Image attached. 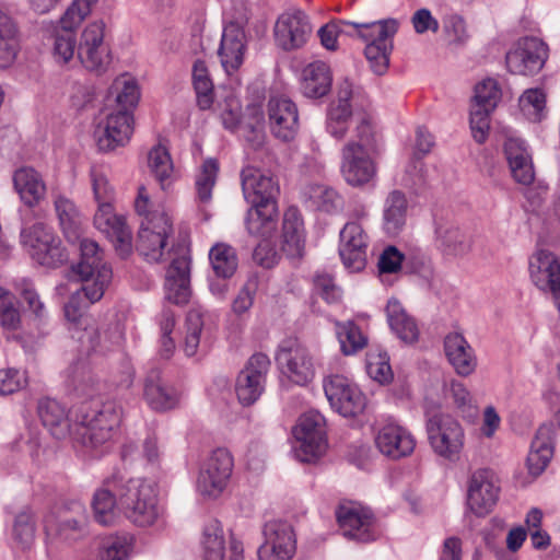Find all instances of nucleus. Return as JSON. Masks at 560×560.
Returning a JSON list of instances; mask_svg holds the SVG:
<instances>
[{
  "label": "nucleus",
  "instance_id": "f257e3e1",
  "mask_svg": "<svg viewBox=\"0 0 560 560\" xmlns=\"http://www.w3.org/2000/svg\"><path fill=\"white\" fill-rule=\"evenodd\" d=\"M398 23L394 19L371 23H350L334 21L323 25L317 34L320 44L327 50L338 48V39L343 35H358L366 43L364 54L374 73L384 74L389 66L393 50V37L397 33Z\"/></svg>",
  "mask_w": 560,
  "mask_h": 560
},
{
  "label": "nucleus",
  "instance_id": "f03ea898",
  "mask_svg": "<svg viewBox=\"0 0 560 560\" xmlns=\"http://www.w3.org/2000/svg\"><path fill=\"white\" fill-rule=\"evenodd\" d=\"M121 416L122 409L114 400L83 404L79 422L72 433L74 448L90 457H100L107 453L118 431Z\"/></svg>",
  "mask_w": 560,
  "mask_h": 560
},
{
  "label": "nucleus",
  "instance_id": "7ed1b4c3",
  "mask_svg": "<svg viewBox=\"0 0 560 560\" xmlns=\"http://www.w3.org/2000/svg\"><path fill=\"white\" fill-rule=\"evenodd\" d=\"M241 184L245 200L252 205L245 224L254 236L268 237L277 226V195L279 185L268 172L246 166L241 172Z\"/></svg>",
  "mask_w": 560,
  "mask_h": 560
},
{
  "label": "nucleus",
  "instance_id": "20e7f679",
  "mask_svg": "<svg viewBox=\"0 0 560 560\" xmlns=\"http://www.w3.org/2000/svg\"><path fill=\"white\" fill-rule=\"evenodd\" d=\"M380 151L373 122L365 115H359L355 135L341 150L340 170L345 180L353 187L373 180L377 174L375 158Z\"/></svg>",
  "mask_w": 560,
  "mask_h": 560
},
{
  "label": "nucleus",
  "instance_id": "39448f33",
  "mask_svg": "<svg viewBox=\"0 0 560 560\" xmlns=\"http://www.w3.org/2000/svg\"><path fill=\"white\" fill-rule=\"evenodd\" d=\"M92 186L98 208L94 215L95 228L113 243L116 253L125 258L132 252L131 230L122 215L114 212V188L107 177L93 170Z\"/></svg>",
  "mask_w": 560,
  "mask_h": 560
},
{
  "label": "nucleus",
  "instance_id": "423d86ee",
  "mask_svg": "<svg viewBox=\"0 0 560 560\" xmlns=\"http://www.w3.org/2000/svg\"><path fill=\"white\" fill-rule=\"evenodd\" d=\"M120 511L139 527L153 526L164 515L155 485L141 478H126L120 493Z\"/></svg>",
  "mask_w": 560,
  "mask_h": 560
},
{
  "label": "nucleus",
  "instance_id": "0eeeda50",
  "mask_svg": "<svg viewBox=\"0 0 560 560\" xmlns=\"http://www.w3.org/2000/svg\"><path fill=\"white\" fill-rule=\"evenodd\" d=\"M78 242L81 257L73 270L82 281L86 299L95 303L103 298L112 282V267L104 261L103 252L95 241L80 236Z\"/></svg>",
  "mask_w": 560,
  "mask_h": 560
},
{
  "label": "nucleus",
  "instance_id": "6e6552de",
  "mask_svg": "<svg viewBox=\"0 0 560 560\" xmlns=\"http://www.w3.org/2000/svg\"><path fill=\"white\" fill-rule=\"evenodd\" d=\"M366 100L350 81L340 83L337 100L331 102L326 118L327 132L336 138L342 139L351 124L358 126V116L365 115L372 121L365 108ZM357 127H354V130Z\"/></svg>",
  "mask_w": 560,
  "mask_h": 560
},
{
  "label": "nucleus",
  "instance_id": "1a4fd4ad",
  "mask_svg": "<svg viewBox=\"0 0 560 560\" xmlns=\"http://www.w3.org/2000/svg\"><path fill=\"white\" fill-rule=\"evenodd\" d=\"M20 238L23 248L42 266L57 268L68 261L69 255L61 240L51 226L43 222L24 226Z\"/></svg>",
  "mask_w": 560,
  "mask_h": 560
},
{
  "label": "nucleus",
  "instance_id": "9d476101",
  "mask_svg": "<svg viewBox=\"0 0 560 560\" xmlns=\"http://www.w3.org/2000/svg\"><path fill=\"white\" fill-rule=\"evenodd\" d=\"M427 432L434 453L450 462H457L465 444L462 424L448 413H433L427 420Z\"/></svg>",
  "mask_w": 560,
  "mask_h": 560
},
{
  "label": "nucleus",
  "instance_id": "9b49d317",
  "mask_svg": "<svg viewBox=\"0 0 560 560\" xmlns=\"http://www.w3.org/2000/svg\"><path fill=\"white\" fill-rule=\"evenodd\" d=\"M294 453L299 460L311 463L319 458L327 448L325 418L316 410L300 416L293 428Z\"/></svg>",
  "mask_w": 560,
  "mask_h": 560
},
{
  "label": "nucleus",
  "instance_id": "f8f14e48",
  "mask_svg": "<svg viewBox=\"0 0 560 560\" xmlns=\"http://www.w3.org/2000/svg\"><path fill=\"white\" fill-rule=\"evenodd\" d=\"M92 304L85 296L82 287L71 293L63 311L67 320L73 324L72 338L80 343L81 351L85 353L105 352L109 348L101 342V334L91 319L84 317L85 310Z\"/></svg>",
  "mask_w": 560,
  "mask_h": 560
},
{
  "label": "nucleus",
  "instance_id": "ddd939ff",
  "mask_svg": "<svg viewBox=\"0 0 560 560\" xmlns=\"http://www.w3.org/2000/svg\"><path fill=\"white\" fill-rule=\"evenodd\" d=\"M78 58L82 66L96 74L105 73L112 63L109 46L105 42V23H89L81 33Z\"/></svg>",
  "mask_w": 560,
  "mask_h": 560
},
{
  "label": "nucleus",
  "instance_id": "4468645a",
  "mask_svg": "<svg viewBox=\"0 0 560 560\" xmlns=\"http://www.w3.org/2000/svg\"><path fill=\"white\" fill-rule=\"evenodd\" d=\"M233 466V457L228 450H214L199 470L196 483L198 493L206 499H217L226 488Z\"/></svg>",
  "mask_w": 560,
  "mask_h": 560
},
{
  "label": "nucleus",
  "instance_id": "2eb2a0df",
  "mask_svg": "<svg viewBox=\"0 0 560 560\" xmlns=\"http://www.w3.org/2000/svg\"><path fill=\"white\" fill-rule=\"evenodd\" d=\"M324 392L334 410L343 417H357L366 406V398L351 380L331 375L324 380Z\"/></svg>",
  "mask_w": 560,
  "mask_h": 560
},
{
  "label": "nucleus",
  "instance_id": "dca6fc26",
  "mask_svg": "<svg viewBox=\"0 0 560 560\" xmlns=\"http://www.w3.org/2000/svg\"><path fill=\"white\" fill-rule=\"evenodd\" d=\"M276 361L281 372L296 385H306L314 378L313 358L296 339H285L280 343Z\"/></svg>",
  "mask_w": 560,
  "mask_h": 560
},
{
  "label": "nucleus",
  "instance_id": "f3484780",
  "mask_svg": "<svg viewBox=\"0 0 560 560\" xmlns=\"http://www.w3.org/2000/svg\"><path fill=\"white\" fill-rule=\"evenodd\" d=\"M131 135L132 114L127 110H105L94 131L101 151H113L126 145Z\"/></svg>",
  "mask_w": 560,
  "mask_h": 560
},
{
  "label": "nucleus",
  "instance_id": "a211bd4d",
  "mask_svg": "<svg viewBox=\"0 0 560 560\" xmlns=\"http://www.w3.org/2000/svg\"><path fill=\"white\" fill-rule=\"evenodd\" d=\"M262 535L264 542L258 549L259 560H290L294 556L296 538L292 525L288 522H267Z\"/></svg>",
  "mask_w": 560,
  "mask_h": 560
},
{
  "label": "nucleus",
  "instance_id": "6ab92c4d",
  "mask_svg": "<svg viewBox=\"0 0 560 560\" xmlns=\"http://www.w3.org/2000/svg\"><path fill=\"white\" fill-rule=\"evenodd\" d=\"M270 360L266 354L255 353L238 373L235 392L243 406H250L259 399L265 390Z\"/></svg>",
  "mask_w": 560,
  "mask_h": 560
},
{
  "label": "nucleus",
  "instance_id": "aec40b11",
  "mask_svg": "<svg viewBox=\"0 0 560 560\" xmlns=\"http://www.w3.org/2000/svg\"><path fill=\"white\" fill-rule=\"evenodd\" d=\"M548 57L546 44L537 37H524L506 54V67L515 74L532 75L544 67Z\"/></svg>",
  "mask_w": 560,
  "mask_h": 560
},
{
  "label": "nucleus",
  "instance_id": "412c9836",
  "mask_svg": "<svg viewBox=\"0 0 560 560\" xmlns=\"http://www.w3.org/2000/svg\"><path fill=\"white\" fill-rule=\"evenodd\" d=\"M172 233V223L166 214L154 220L141 221L137 249L149 262H160L165 256L167 238Z\"/></svg>",
  "mask_w": 560,
  "mask_h": 560
},
{
  "label": "nucleus",
  "instance_id": "4be33fe9",
  "mask_svg": "<svg viewBox=\"0 0 560 560\" xmlns=\"http://www.w3.org/2000/svg\"><path fill=\"white\" fill-rule=\"evenodd\" d=\"M337 521L345 537L360 542L375 540L378 530L372 512L357 504L340 505Z\"/></svg>",
  "mask_w": 560,
  "mask_h": 560
},
{
  "label": "nucleus",
  "instance_id": "5701e85b",
  "mask_svg": "<svg viewBox=\"0 0 560 560\" xmlns=\"http://www.w3.org/2000/svg\"><path fill=\"white\" fill-rule=\"evenodd\" d=\"M500 487L489 469L474 471L468 481L467 505L477 516L489 514L499 499Z\"/></svg>",
  "mask_w": 560,
  "mask_h": 560
},
{
  "label": "nucleus",
  "instance_id": "b1692460",
  "mask_svg": "<svg viewBox=\"0 0 560 560\" xmlns=\"http://www.w3.org/2000/svg\"><path fill=\"white\" fill-rule=\"evenodd\" d=\"M312 34V26L307 15L296 10L282 13L275 24V42L285 51L302 48Z\"/></svg>",
  "mask_w": 560,
  "mask_h": 560
},
{
  "label": "nucleus",
  "instance_id": "393cba45",
  "mask_svg": "<svg viewBox=\"0 0 560 560\" xmlns=\"http://www.w3.org/2000/svg\"><path fill=\"white\" fill-rule=\"evenodd\" d=\"M339 255L345 267L351 272L361 271L366 264L369 235L357 221L345 224L339 233Z\"/></svg>",
  "mask_w": 560,
  "mask_h": 560
},
{
  "label": "nucleus",
  "instance_id": "a878e982",
  "mask_svg": "<svg viewBox=\"0 0 560 560\" xmlns=\"http://www.w3.org/2000/svg\"><path fill=\"white\" fill-rule=\"evenodd\" d=\"M374 442L378 452L392 460L410 456L416 447V439L411 432L395 421L381 425Z\"/></svg>",
  "mask_w": 560,
  "mask_h": 560
},
{
  "label": "nucleus",
  "instance_id": "bb28decb",
  "mask_svg": "<svg viewBox=\"0 0 560 560\" xmlns=\"http://www.w3.org/2000/svg\"><path fill=\"white\" fill-rule=\"evenodd\" d=\"M268 117L272 135L282 140H292L299 130L296 105L287 96H272L268 101Z\"/></svg>",
  "mask_w": 560,
  "mask_h": 560
},
{
  "label": "nucleus",
  "instance_id": "cd10ccee",
  "mask_svg": "<svg viewBox=\"0 0 560 560\" xmlns=\"http://www.w3.org/2000/svg\"><path fill=\"white\" fill-rule=\"evenodd\" d=\"M530 278L541 291H549L560 311V264L546 250H539L529 261Z\"/></svg>",
  "mask_w": 560,
  "mask_h": 560
},
{
  "label": "nucleus",
  "instance_id": "c85d7f7f",
  "mask_svg": "<svg viewBox=\"0 0 560 560\" xmlns=\"http://www.w3.org/2000/svg\"><path fill=\"white\" fill-rule=\"evenodd\" d=\"M125 485L126 477L122 475H113L95 491L92 506L96 522L102 525H110L114 523L116 511H120V493Z\"/></svg>",
  "mask_w": 560,
  "mask_h": 560
},
{
  "label": "nucleus",
  "instance_id": "c756f323",
  "mask_svg": "<svg viewBox=\"0 0 560 560\" xmlns=\"http://www.w3.org/2000/svg\"><path fill=\"white\" fill-rule=\"evenodd\" d=\"M182 393L168 384L156 370L151 371L143 383V399L154 411H168L179 406Z\"/></svg>",
  "mask_w": 560,
  "mask_h": 560
},
{
  "label": "nucleus",
  "instance_id": "7c9ffc66",
  "mask_svg": "<svg viewBox=\"0 0 560 560\" xmlns=\"http://www.w3.org/2000/svg\"><path fill=\"white\" fill-rule=\"evenodd\" d=\"M247 42L245 32H240L232 26L223 27L218 57L228 75L236 73L244 63Z\"/></svg>",
  "mask_w": 560,
  "mask_h": 560
},
{
  "label": "nucleus",
  "instance_id": "2f4dec72",
  "mask_svg": "<svg viewBox=\"0 0 560 560\" xmlns=\"http://www.w3.org/2000/svg\"><path fill=\"white\" fill-rule=\"evenodd\" d=\"M165 298L174 304H185L190 298V258L182 255L172 259L165 279Z\"/></svg>",
  "mask_w": 560,
  "mask_h": 560
},
{
  "label": "nucleus",
  "instance_id": "473e14b6",
  "mask_svg": "<svg viewBox=\"0 0 560 560\" xmlns=\"http://www.w3.org/2000/svg\"><path fill=\"white\" fill-rule=\"evenodd\" d=\"M444 352L458 375L469 376L475 372L478 364L475 350L462 334L451 332L445 337Z\"/></svg>",
  "mask_w": 560,
  "mask_h": 560
},
{
  "label": "nucleus",
  "instance_id": "72a5a7b5",
  "mask_svg": "<svg viewBox=\"0 0 560 560\" xmlns=\"http://www.w3.org/2000/svg\"><path fill=\"white\" fill-rule=\"evenodd\" d=\"M557 431L552 424H542L536 432L527 455V468L532 476H539L553 456Z\"/></svg>",
  "mask_w": 560,
  "mask_h": 560
},
{
  "label": "nucleus",
  "instance_id": "f704fd0d",
  "mask_svg": "<svg viewBox=\"0 0 560 560\" xmlns=\"http://www.w3.org/2000/svg\"><path fill=\"white\" fill-rule=\"evenodd\" d=\"M408 200L398 189L388 192L383 202L382 228L388 236L399 235L407 223Z\"/></svg>",
  "mask_w": 560,
  "mask_h": 560
},
{
  "label": "nucleus",
  "instance_id": "c9c22d12",
  "mask_svg": "<svg viewBox=\"0 0 560 560\" xmlns=\"http://www.w3.org/2000/svg\"><path fill=\"white\" fill-rule=\"evenodd\" d=\"M13 186L21 201L30 208L37 206L46 195L43 177L33 167L16 170L13 174Z\"/></svg>",
  "mask_w": 560,
  "mask_h": 560
},
{
  "label": "nucleus",
  "instance_id": "e433bc0d",
  "mask_svg": "<svg viewBox=\"0 0 560 560\" xmlns=\"http://www.w3.org/2000/svg\"><path fill=\"white\" fill-rule=\"evenodd\" d=\"M305 247V230L301 213L289 208L283 217L282 250L289 258H300Z\"/></svg>",
  "mask_w": 560,
  "mask_h": 560
},
{
  "label": "nucleus",
  "instance_id": "4c0bfd02",
  "mask_svg": "<svg viewBox=\"0 0 560 560\" xmlns=\"http://www.w3.org/2000/svg\"><path fill=\"white\" fill-rule=\"evenodd\" d=\"M38 416L43 425L54 438L58 440L68 435L72 438L74 428L71 429L67 411L59 401L50 398L42 399L38 404Z\"/></svg>",
  "mask_w": 560,
  "mask_h": 560
},
{
  "label": "nucleus",
  "instance_id": "58836bf2",
  "mask_svg": "<svg viewBox=\"0 0 560 560\" xmlns=\"http://www.w3.org/2000/svg\"><path fill=\"white\" fill-rule=\"evenodd\" d=\"M435 246L444 257L454 258L468 253V236L453 223H441L435 229Z\"/></svg>",
  "mask_w": 560,
  "mask_h": 560
},
{
  "label": "nucleus",
  "instance_id": "ea45409f",
  "mask_svg": "<svg viewBox=\"0 0 560 560\" xmlns=\"http://www.w3.org/2000/svg\"><path fill=\"white\" fill-rule=\"evenodd\" d=\"M386 316L392 331L405 343H413L419 338L416 319L410 316L397 299H390L386 305Z\"/></svg>",
  "mask_w": 560,
  "mask_h": 560
},
{
  "label": "nucleus",
  "instance_id": "a19ab883",
  "mask_svg": "<svg viewBox=\"0 0 560 560\" xmlns=\"http://www.w3.org/2000/svg\"><path fill=\"white\" fill-rule=\"evenodd\" d=\"M331 81L328 65L323 61H314L302 71L301 91L308 98H319L330 91Z\"/></svg>",
  "mask_w": 560,
  "mask_h": 560
},
{
  "label": "nucleus",
  "instance_id": "79ce46f5",
  "mask_svg": "<svg viewBox=\"0 0 560 560\" xmlns=\"http://www.w3.org/2000/svg\"><path fill=\"white\" fill-rule=\"evenodd\" d=\"M19 49L18 27L11 16L0 11V69L14 62Z\"/></svg>",
  "mask_w": 560,
  "mask_h": 560
},
{
  "label": "nucleus",
  "instance_id": "37998d69",
  "mask_svg": "<svg viewBox=\"0 0 560 560\" xmlns=\"http://www.w3.org/2000/svg\"><path fill=\"white\" fill-rule=\"evenodd\" d=\"M55 211L60 226L70 242L79 240L82 218L72 200L58 195L54 199Z\"/></svg>",
  "mask_w": 560,
  "mask_h": 560
},
{
  "label": "nucleus",
  "instance_id": "c03bdc74",
  "mask_svg": "<svg viewBox=\"0 0 560 560\" xmlns=\"http://www.w3.org/2000/svg\"><path fill=\"white\" fill-rule=\"evenodd\" d=\"M148 166L153 177L165 190L175 179L174 164L168 150L162 145H154L148 153Z\"/></svg>",
  "mask_w": 560,
  "mask_h": 560
},
{
  "label": "nucleus",
  "instance_id": "a18cd8bd",
  "mask_svg": "<svg viewBox=\"0 0 560 560\" xmlns=\"http://www.w3.org/2000/svg\"><path fill=\"white\" fill-rule=\"evenodd\" d=\"M36 537V516L34 511L25 506L14 517L12 539L23 550L28 549Z\"/></svg>",
  "mask_w": 560,
  "mask_h": 560
},
{
  "label": "nucleus",
  "instance_id": "49530a36",
  "mask_svg": "<svg viewBox=\"0 0 560 560\" xmlns=\"http://www.w3.org/2000/svg\"><path fill=\"white\" fill-rule=\"evenodd\" d=\"M109 95L120 107L118 110L130 112L139 102L140 91L137 81L129 74L117 77L109 88Z\"/></svg>",
  "mask_w": 560,
  "mask_h": 560
},
{
  "label": "nucleus",
  "instance_id": "de8ad7c7",
  "mask_svg": "<svg viewBox=\"0 0 560 560\" xmlns=\"http://www.w3.org/2000/svg\"><path fill=\"white\" fill-rule=\"evenodd\" d=\"M203 560H223L225 553L223 528L219 521H210L201 537Z\"/></svg>",
  "mask_w": 560,
  "mask_h": 560
},
{
  "label": "nucleus",
  "instance_id": "09e8293b",
  "mask_svg": "<svg viewBox=\"0 0 560 560\" xmlns=\"http://www.w3.org/2000/svg\"><path fill=\"white\" fill-rule=\"evenodd\" d=\"M192 84L197 105L200 109H209L213 104V83L203 60H196L192 67Z\"/></svg>",
  "mask_w": 560,
  "mask_h": 560
},
{
  "label": "nucleus",
  "instance_id": "8fccbe9b",
  "mask_svg": "<svg viewBox=\"0 0 560 560\" xmlns=\"http://www.w3.org/2000/svg\"><path fill=\"white\" fill-rule=\"evenodd\" d=\"M219 164L213 159L206 160L196 175V199L202 207L208 206L212 199V190L217 182Z\"/></svg>",
  "mask_w": 560,
  "mask_h": 560
},
{
  "label": "nucleus",
  "instance_id": "3c124183",
  "mask_svg": "<svg viewBox=\"0 0 560 560\" xmlns=\"http://www.w3.org/2000/svg\"><path fill=\"white\" fill-rule=\"evenodd\" d=\"M209 259L213 271L220 278L226 279L237 269V256L235 249L228 244H217L209 252Z\"/></svg>",
  "mask_w": 560,
  "mask_h": 560
},
{
  "label": "nucleus",
  "instance_id": "603ef678",
  "mask_svg": "<svg viewBox=\"0 0 560 560\" xmlns=\"http://www.w3.org/2000/svg\"><path fill=\"white\" fill-rule=\"evenodd\" d=\"M43 527L47 538L56 535L63 540H74L83 534L84 521L83 518H65L56 526V516L52 512H49L43 518Z\"/></svg>",
  "mask_w": 560,
  "mask_h": 560
},
{
  "label": "nucleus",
  "instance_id": "864d4df0",
  "mask_svg": "<svg viewBox=\"0 0 560 560\" xmlns=\"http://www.w3.org/2000/svg\"><path fill=\"white\" fill-rule=\"evenodd\" d=\"M336 335L343 354L351 355L363 349L368 338L353 322L336 323Z\"/></svg>",
  "mask_w": 560,
  "mask_h": 560
},
{
  "label": "nucleus",
  "instance_id": "5fc2aeb1",
  "mask_svg": "<svg viewBox=\"0 0 560 560\" xmlns=\"http://www.w3.org/2000/svg\"><path fill=\"white\" fill-rule=\"evenodd\" d=\"M248 121L244 122L238 135L254 149L260 148L265 142L264 114L259 106H247Z\"/></svg>",
  "mask_w": 560,
  "mask_h": 560
},
{
  "label": "nucleus",
  "instance_id": "6e6d98bb",
  "mask_svg": "<svg viewBox=\"0 0 560 560\" xmlns=\"http://www.w3.org/2000/svg\"><path fill=\"white\" fill-rule=\"evenodd\" d=\"M132 538L126 535L110 536L98 548V560H129L132 552Z\"/></svg>",
  "mask_w": 560,
  "mask_h": 560
},
{
  "label": "nucleus",
  "instance_id": "4d7b16f0",
  "mask_svg": "<svg viewBox=\"0 0 560 560\" xmlns=\"http://www.w3.org/2000/svg\"><path fill=\"white\" fill-rule=\"evenodd\" d=\"M523 115L530 121H540L545 117L546 94L541 89L524 91L518 100Z\"/></svg>",
  "mask_w": 560,
  "mask_h": 560
},
{
  "label": "nucleus",
  "instance_id": "13d9d810",
  "mask_svg": "<svg viewBox=\"0 0 560 560\" xmlns=\"http://www.w3.org/2000/svg\"><path fill=\"white\" fill-rule=\"evenodd\" d=\"M97 0H73L60 18L58 22L59 26L55 30L74 33L75 28L90 14L92 5Z\"/></svg>",
  "mask_w": 560,
  "mask_h": 560
},
{
  "label": "nucleus",
  "instance_id": "bf43d9fd",
  "mask_svg": "<svg viewBox=\"0 0 560 560\" xmlns=\"http://www.w3.org/2000/svg\"><path fill=\"white\" fill-rule=\"evenodd\" d=\"M501 100V89L494 79H486L475 86L471 106L493 112Z\"/></svg>",
  "mask_w": 560,
  "mask_h": 560
},
{
  "label": "nucleus",
  "instance_id": "052dcab7",
  "mask_svg": "<svg viewBox=\"0 0 560 560\" xmlns=\"http://www.w3.org/2000/svg\"><path fill=\"white\" fill-rule=\"evenodd\" d=\"M366 372L371 378L380 384H385L392 381L393 371L387 352L382 350H370L366 353Z\"/></svg>",
  "mask_w": 560,
  "mask_h": 560
},
{
  "label": "nucleus",
  "instance_id": "680f3d73",
  "mask_svg": "<svg viewBox=\"0 0 560 560\" xmlns=\"http://www.w3.org/2000/svg\"><path fill=\"white\" fill-rule=\"evenodd\" d=\"M51 40L52 57L58 63H68L78 51L75 34L72 32L55 30Z\"/></svg>",
  "mask_w": 560,
  "mask_h": 560
},
{
  "label": "nucleus",
  "instance_id": "e2e57ef3",
  "mask_svg": "<svg viewBox=\"0 0 560 560\" xmlns=\"http://www.w3.org/2000/svg\"><path fill=\"white\" fill-rule=\"evenodd\" d=\"M203 330L202 315L199 310H190L186 318V335L184 341V351L187 357H192L197 353L201 342Z\"/></svg>",
  "mask_w": 560,
  "mask_h": 560
},
{
  "label": "nucleus",
  "instance_id": "0e129e2a",
  "mask_svg": "<svg viewBox=\"0 0 560 560\" xmlns=\"http://www.w3.org/2000/svg\"><path fill=\"white\" fill-rule=\"evenodd\" d=\"M176 324L175 314L168 310L164 308L159 318L160 326V350L159 353L164 359H170L176 348L175 340L171 336Z\"/></svg>",
  "mask_w": 560,
  "mask_h": 560
},
{
  "label": "nucleus",
  "instance_id": "69168bd1",
  "mask_svg": "<svg viewBox=\"0 0 560 560\" xmlns=\"http://www.w3.org/2000/svg\"><path fill=\"white\" fill-rule=\"evenodd\" d=\"M0 326L5 331H15L21 326V316L14 305V296L2 287H0Z\"/></svg>",
  "mask_w": 560,
  "mask_h": 560
},
{
  "label": "nucleus",
  "instance_id": "338daca9",
  "mask_svg": "<svg viewBox=\"0 0 560 560\" xmlns=\"http://www.w3.org/2000/svg\"><path fill=\"white\" fill-rule=\"evenodd\" d=\"M442 26L443 32L451 44L463 45L469 38L466 21L457 13L444 15Z\"/></svg>",
  "mask_w": 560,
  "mask_h": 560
},
{
  "label": "nucleus",
  "instance_id": "774afa93",
  "mask_svg": "<svg viewBox=\"0 0 560 560\" xmlns=\"http://www.w3.org/2000/svg\"><path fill=\"white\" fill-rule=\"evenodd\" d=\"M311 198L314 205L322 211L334 212L342 207L341 196L330 187L316 186L312 188Z\"/></svg>",
  "mask_w": 560,
  "mask_h": 560
}]
</instances>
